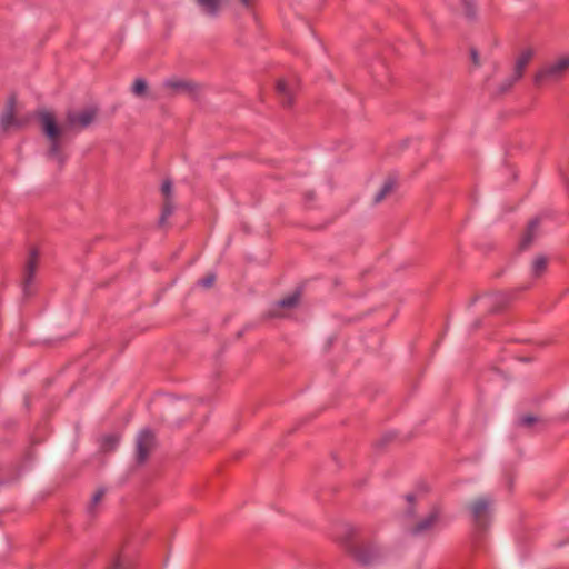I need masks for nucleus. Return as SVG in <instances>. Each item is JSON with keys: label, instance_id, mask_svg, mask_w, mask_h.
<instances>
[{"label": "nucleus", "instance_id": "obj_1", "mask_svg": "<svg viewBox=\"0 0 569 569\" xmlns=\"http://www.w3.org/2000/svg\"><path fill=\"white\" fill-rule=\"evenodd\" d=\"M466 508L471 519L473 537L480 540L492 522L493 499L483 495L470 501Z\"/></svg>", "mask_w": 569, "mask_h": 569}, {"label": "nucleus", "instance_id": "obj_2", "mask_svg": "<svg viewBox=\"0 0 569 569\" xmlns=\"http://www.w3.org/2000/svg\"><path fill=\"white\" fill-rule=\"evenodd\" d=\"M40 121L42 132L50 142L47 157L56 160L60 167H63L67 161V157L62 152V143L60 139L62 133L61 127L58 124L56 117L47 111L40 114Z\"/></svg>", "mask_w": 569, "mask_h": 569}, {"label": "nucleus", "instance_id": "obj_3", "mask_svg": "<svg viewBox=\"0 0 569 569\" xmlns=\"http://www.w3.org/2000/svg\"><path fill=\"white\" fill-rule=\"evenodd\" d=\"M568 70L569 56L567 54L540 68L533 77V83L536 86H543L551 81H558L566 74Z\"/></svg>", "mask_w": 569, "mask_h": 569}, {"label": "nucleus", "instance_id": "obj_4", "mask_svg": "<svg viewBox=\"0 0 569 569\" xmlns=\"http://www.w3.org/2000/svg\"><path fill=\"white\" fill-rule=\"evenodd\" d=\"M352 530L348 528V537L345 539L343 545L346 551L361 566H369L379 561L380 551L373 547H358L352 541Z\"/></svg>", "mask_w": 569, "mask_h": 569}, {"label": "nucleus", "instance_id": "obj_5", "mask_svg": "<svg viewBox=\"0 0 569 569\" xmlns=\"http://www.w3.org/2000/svg\"><path fill=\"white\" fill-rule=\"evenodd\" d=\"M437 527H443L442 510L440 507L433 506L428 515L408 529V533L412 537H421L431 532Z\"/></svg>", "mask_w": 569, "mask_h": 569}, {"label": "nucleus", "instance_id": "obj_6", "mask_svg": "<svg viewBox=\"0 0 569 569\" xmlns=\"http://www.w3.org/2000/svg\"><path fill=\"white\" fill-rule=\"evenodd\" d=\"M154 442L156 437L150 428H144L139 432L136 453V461L138 465H143L147 461Z\"/></svg>", "mask_w": 569, "mask_h": 569}, {"label": "nucleus", "instance_id": "obj_7", "mask_svg": "<svg viewBox=\"0 0 569 569\" xmlns=\"http://www.w3.org/2000/svg\"><path fill=\"white\" fill-rule=\"evenodd\" d=\"M98 108L89 107L79 112L69 111L67 113V123L70 128L80 130L88 128L97 118Z\"/></svg>", "mask_w": 569, "mask_h": 569}, {"label": "nucleus", "instance_id": "obj_8", "mask_svg": "<svg viewBox=\"0 0 569 569\" xmlns=\"http://www.w3.org/2000/svg\"><path fill=\"white\" fill-rule=\"evenodd\" d=\"M529 286L515 288L508 291H498L492 293L490 299V307L489 312L490 313H498L502 311L513 299H516L517 295L520 291L527 290Z\"/></svg>", "mask_w": 569, "mask_h": 569}, {"label": "nucleus", "instance_id": "obj_9", "mask_svg": "<svg viewBox=\"0 0 569 569\" xmlns=\"http://www.w3.org/2000/svg\"><path fill=\"white\" fill-rule=\"evenodd\" d=\"M547 217H549V214L542 212V213L536 216L535 218H532L528 222L527 229L519 242V249L521 251L529 249L530 246L533 243V241L537 239V237H538L537 230H538L541 221Z\"/></svg>", "mask_w": 569, "mask_h": 569}, {"label": "nucleus", "instance_id": "obj_10", "mask_svg": "<svg viewBox=\"0 0 569 569\" xmlns=\"http://www.w3.org/2000/svg\"><path fill=\"white\" fill-rule=\"evenodd\" d=\"M17 98L14 94H11L6 104V109L0 117V127L3 131L8 130L11 126H20L19 121L16 119Z\"/></svg>", "mask_w": 569, "mask_h": 569}, {"label": "nucleus", "instance_id": "obj_11", "mask_svg": "<svg viewBox=\"0 0 569 569\" xmlns=\"http://www.w3.org/2000/svg\"><path fill=\"white\" fill-rule=\"evenodd\" d=\"M38 250L32 249L29 253V258L27 260L26 264V271H24V280H23V293L24 296H29V287L33 282L34 273H36V267L38 262Z\"/></svg>", "mask_w": 569, "mask_h": 569}, {"label": "nucleus", "instance_id": "obj_12", "mask_svg": "<svg viewBox=\"0 0 569 569\" xmlns=\"http://www.w3.org/2000/svg\"><path fill=\"white\" fill-rule=\"evenodd\" d=\"M276 91L279 97L280 103L289 108L293 103V96L292 92L284 79H279L276 84Z\"/></svg>", "mask_w": 569, "mask_h": 569}, {"label": "nucleus", "instance_id": "obj_13", "mask_svg": "<svg viewBox=\"0 0 569 569\" xmlns=\"http://www.w3.org/2000/svg\"><path fill=\"white\" fill-rule=\"evenodd\" d=\"M533 54L535 52L530 48H527L523 51H521L515 63L513 74H516V78L521 79L523 77V71L528 63L530 62V60L532 59Z\"/></svg>", "mask_w": 569, "mask_h": 569}, {"label": "nucleus", "instance_id": "obj_14", "mask_svg": "<svg viewBox=\"0 0 569 569\" xmlns=\"http://www.w3.org/2000/svg\"><path fill=\"white\" fill-rule=\"evenodd\" d=\"M167 88H171L176 91H187L189 93H196L198 91V84L192 81H186L180 79H167L164 81Z\"/></svg>", "mask_w": 569, "mask_h": 569}, {"label": "nucleus", "instance_id": "obj_15", "mask_svg": "<svg viewBox=\"0 0 569 569\" xmlns=\"http://www.w3.org/2000/svg\"><path fill=\"white\" fill-rule=\"evenodd\" d=\"M203 13L210 17H218L221 8V0H196Z\"/></svg>", "mask_w": 569, "mask_h": 569}, {"label": "nucleus", "instance_id": "obj_16", "mask_svg": "<svg viewBox=\"0 0 569 569\" xmlns=\"http://www.w3.org/2000/svg\"><path fill=\"white\" fill-rule=\"evenodd\" d=\"M548 259L543 254L537 256L531 263L532 278H540L547 270Z\"/></svg>", "mask_w": 569, "mask_h": 569}, {"label": "nucleus", "instance_id": "obj_17", "mask_svg": "<svg viewBox=\"0 0 569 569\" xmlns=\"http://www.w3.org/2000/svg\"><path fill=\"white\" fill-rule=\"evenodd\" d=\"M396 187V179L392 177H389L385 180L383 184L379 189V191L376 193L373 198V203L377 204L381 202L387 194H389Z\"/></svg>", "mask_w": 569, "mask_h": 569}, {"label": "nucleus", "instance_id": "obj_18", "mask_svg": "<svg viewBox=\"0 0 569 569\" xmlns=\"http://www.w3.org/2000/svg\"><path fill=\"white\" fill-rule=\"evenodd\" d=\"M300 296H301V291L300 289H296L292 293H290L289 296L280 299L278 302H277V306L278 307H281V308H287V309H291L293 307H296L300 300Z\"/></svg>", "mask_w": 569, "mask_h": 569}, {"label": "nucleus", "instance_id": "obj_19", "mask_svg": "<svg viewBox=\"0 0 569 569\" xmlns=\"http://www.w3.org/2000/svg\"><path fill=\"white\" fill-rule=\"evenodd\" d=\"M461 4L465 17L470 21H475L477 19L476 0H461Z\"/></svg>", "mask_w": 569, "mask_h": 569}, {"label": "nucleus", "instance_id": "obj_20", "mask_svg": "<svg viewBox=\"0 0 569 569\" xmlns=\"http://www.w3.org/2000/svg\"><path fill=\"white\" fill-rule=\"evenodd\" d=\"M174 204L172 200H164V203L162 206L161 214L158 220V224L160 227L164 226L167 222V219L173 213Z\"/></svg>", "mask_w": 569, "mask_h": 569}, {"label": "nucleus", "instance_id": "obj_21", "mask_svg": "<svg viewBox=\"0 0 569 569\" xmlns=\"http://www.w3.org/2000/svg\"><path fill=\"white\" fill-rule=\"evenodd\" d=\"M536 423L545 425V421L533 415H522L517 419V425L519 427L530 428Z\"/></svg>", "mask_w": 569, "mask_h": 569}, {"label": "nucleus", "instance_id": "obj_22", "mask_svg": "<svg viewBox=\"0 0 569 569\" xmlns=\"http://www.w3.org/2000/svg\"><path fill=\"white\" fill-rule=\"evenodd\" d=\"M120 438L117 435H106L101 438V448L103 450L112 451L119 445Z\"/></svg>", "mask_w": 569, "mask_h": 569}, {"label": "nucleus", "instance_id": "obj_23", "mask_svg": "<svg viewBox=\"0 0 569 569\" xmlns=\"http://www.w3.org/2000/svg\"><path fill=\"white\" fill-rule=\"evenodd\" d=\"M520 78H516V74H511L510 77L506 78L497 88L498 94H505L507 93L513 84L519 81Z\"/></svg>", "mask_w": 569, "mask_h": 569}, {"label": "nucleus", "instance_id": "obj_24", "mask_svg": "<svg viewBox=\"0 0 569 569\" xmlns=\"http://www.w3.org/2000/svg\"><path fill=\"white\" fill-rule=\"evenodd\" d=\"M106 493V489L104 488H99L94 495L92 496L91 498V501L88 506V513L89 515H93L94 513V508L99 503V501L102 499V497L104 496Z\"/></svg>", "mask_w": 569, "mask_h": 569}, {"label": "nucleus", "instance_id": "obj_25", "mask_svg": "<svg viewBox=\"0 0 569 569\" xmlns=\"http://www.w3.org/2000/svg\"><path fill=\"white\" fill-rule=\"evenodd\" d=\"M148 83L143 78H137L132 84V92L136 96H142L147 92Z\"/></svg>", "mask_w": 569, "mask_h": 569}, {"label": "nucleus", "instance_id": "obj_26", "mask_svg": "<svg viewBox=\"0 0 569 569\" xmlns=\"http://www.w3.org/2000/svg\"><path fill=\"white\" fill-rule=\"evenodd\" d=\"M405 499L409 502V507L406 510V516L409 518H412L416 516V508H415L416 496H415V493L409 492L405 496Z\"/></svg>", "mask_w": 569, "mask_h": 569}, {"label": "nucleus", "instance_id": "obj_27", "mask_svg": "<svg viewBox=\"0 0 569 569\" xmlns=\"http://www.w3.org/2000/svg\"><path fill=\"white\" fill-rule=\"evenodd\" d=\"M172 181L170 179H166L161 184V192L164 197V200H172Z\"/></svg>", "mask_w": 569, "mask_h": 569}, {"label": "nucleus", "instance_id": "obj_28", "mask_svg": "<svg viewBox=\"0 0 569 569\" xmlns=\"http://www.w3.org/2000/svg\"><path fill=\"white\" fill-rule=\"evenodd\" d=\"M216 278L217 277L214 272H209L203 278L198 280V286L202 288H210L214 283Z\"/></svg>", "mask_w": 569, "mask_h": 569}, {"label": "nucleus", "instance_id": "obj_29", "mask_svg": "<svg viewBox=\"0 0 569 569\" xmlns=\"http://www.w3.org/2000/svg\"><path fill=\"white\" fill-rule=\"evenodd\" d=\"M396 438V432L389 431L385 433L376 443L377 447L383 448L387 443L392 441Z\"/></svg>", "mask_w": 569, "mask_h": 569}, {"label": "nucleus", "instance_id": "obj_30", "mask_svg": "<svg viewBox=\"0 0 569 569\" xmlns=\"http://www.w3.org/2000/svg\"><path fill=\"white\" fill-rule=\"evenodd\" d=\"M110 569H131V568H130V566H129V565H127V563L123 561L122 557L118 556V557L114 559V561H113V563H112V566H111V568H110Z\"/></svg>", "mask_w": 569, "mask_h": 569}, {"label": "nucleus", "instance_id": "obj_31", "mask_svg": "<svg viewBox=\"0 0 569 569\" xmlns=\"http://www.w3.org/2000/svg\"><path fill=\"white\" fill-rule=\"evenodd\" d=\"M470 56H471L473 66H476V67L480 66V58H479V53H478L477 49L471 48Z\"/></svg>", "mask_w": 569, "mask_h": 569}, {"label": "nucleus", "instance_id": "obj_32", "mask_svg": "<svg viewBox=\"0 0 569 569\" xmlns=\"http://www.w3.org/2000/svg\"><path fill=\"white\" fill-rule=\"evenodd\" d=\"M481 327V320H476L473 323H472V330H477Z\"/></svg>", "mask_w": 569, "mask_h": 569}, {"label": "nucleus", "instance_id": "obj_33", "mask_svg": "<svg viewBox=\"0 0 569 569\" xmlns=\"http://www.w3.org/2000/svg\"><path fill=\"white\" fill-rule=\"evenodd\" d=\"M244 7L250 6V0H239Z\"/></svg>", "mask_w": 569, "mask_h": 569}, {"label": "nucleus", "instance_id": "obj_34", "mask_svg": "<svg viewBox=\"0 0 569 569\" xmlns=\"http://www.w3.org/2000/svg\"><path fill=\"white\" fill-rule=\"evenodd\" d=\"M477 299H478L477 297H476V298H473V299L470 301V306H473V305L476 303Z\"/></svg>", "mask_w": 569, "mask_h": 569}, {"label": "nucleus", "instance_id": "obj_35", "mask_svg": "<svg viewBox=\"0 0 569 569\" xmlns=\"http://www.w3.org/2000/svg\"><path fill=\"white\" fill-rule=\"evenodd\" d=\"M313 197H315V193H313V192H311V193H309V194H308V199H313Z\"/></svg>", "mask_w": 569, "mask_h": 569}, {"label": "nucleus", "instance_id": "obj_36", "mask_svg": "<svg viewBox=\"0 0 569 569\" xmlns=\"http://www.w3.org/2000/svg\"><path fill=\"white\" fill-rule=\"evenodd\" d=\"M242 335H243V330L239 331V332L237 333V337H238V338H240Z\"/></svg>", "mask_w": 569, "mask_h": 569}, {"label": "nucleus", "instance_id": "obj_37", "mask_svg": "<svg viewBox=\"0 0 569 569\" xmlns=\"http://www.w3.org/2000/svg\"><path fill=\"white\" fill-rule=\"evenodd\" d=\"M190 418H191V413H190V415H188V416L183 419V421L189 420Z\"/></svg>", "mask_w": 569, "mask_h": 569}, {"label": "nucleus", "instance_id": "obj_38", "mask_svg": "<svg viewBox=\"0 0 569 569\" xmlns=\"http://www.w3.org/2000/svg\"><path fill=\"white\" fill-rule=\"evenodd\" d=\"M184 405L188 407H191V402H189V401H186Z\"/></svg>", "mask_w": 569, "mask_h": 569}]
</instances>
